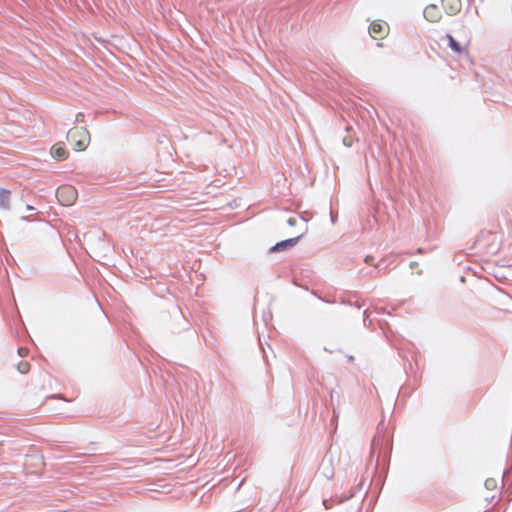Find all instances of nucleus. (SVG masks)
Masks as SVG:
<instances>
[{"label": "nucleus", "mask_w": 512, "mask_h": 512, "mask_svg": "<svg viewBox=\"0 0 512 512\" xmlns=\"http://www.w3.org/2000/svg\"><path fill=\"white\" fill-rule=\"evenodd\" d=\"M67 141L75 151H84L90 143V134L86 128L73 127L67 133Z\"/></svg>", "instance_id": "f257e3e1"}, {"label": "nucleus", "mask_w": 512, "mask_h": 512, "mask_svg": "<svg viewBox=\"0 0 512 512\" xmlns=\"http://www.w3.org/2000/svg\"><path fill=\"white\" fill-rule=\"evenodd\" d=\"M448 39L449 47L457 54H467L468 53V47L471 42V36L469 31L463 30L462 32V42H457L452 35L447 34L446 35Z\"/></svg>", "instance_id": "f03ea898"}, {"label": "nucleus", "mask_w": 512, "mask_h": 512, "mask_svg": "<svg viewBox=\"0 0 512 512\" xmlns=\"http://www.w3.org/2000/svg\"><path fill=\"white\" fill-rule=\"evenodd\" d=\"M56 197L63 206H71L77 199V190L71 185H62L57 189Z\"/></svg>", "instance_id": "7ed1b4c3"}, {"label": "nucleus", "mask_w": 512, "mask_h": 512, "mask_svg": "<svg viewBox=\"0 0 512 512\" xmlns=\"http://www.w3.org/2000/svg\"><path fill=\"white\" fill-rule=\"evenodd\" d=\"M388 31V25L382 21H373L369 27V33L374 39H383Z\"/></svg>", "instance_id": "20e7f679"}, {"label": "nucleus", "mask_w": 512, "mask_h": 512, "mask_svg": "<svg viewBox=\"0 0 512 512\" xmlns=\"http://www.w3.org/2000/svg\"><path fill=\"white\" fill-rule=\"evenodd\" d=\"M424 17L430 22H438L442 18V11L437 5L429 4L424 9Z\"/></svg>", "instance_id": "39448f33"}, {"label": "nucleus", "mask_w": 512, "mask_h": 512, "mask_svg": "<svg viewBox=\"0 0 512 512\" xmlns=\"http://www.w3.org/2000/svg\"><path fill=\"white\" fill-rule=\"evenodd\" d=\"M51 155L55 160L63 161L68 158L69 152L66 149L63 142H58L53 145V147L51 149Z\"/></svg>", "instance_id": "423d86ee"}, {"label": "nucleus", "mask_w": 512, "mask_h": 512, "mask_svg": "<svg viewBox=\"0 0 512 512\" xmlns=\"http://www.w3.org/2000/svg\"><path fill=\"white\" fill-rule=\"evenodd\" d=\"M442 7L449 15H453L460 11L461 1L460 0H442Z\"/></svg>", "instance_id": "0eeeda50"}, {"label": "nucleus", "mask_w": 512, "mask_h": 512, "mask_svg": "<svg viewBox=\"0 0 512 512\" xmlns=\"http://www.w3.org/2000/svg\"><path fill=\"white\" fill-rule=\"evenodd\" d=\"M300 237L301 236H297V237H294V238H290V239L281 241V242L277 243L276 245H274L270 249V251L276 252V251H283V250H286L288 248H291V247H293L294 245L297 244V242L300 239Z\"/></svg>", "instance_id": "6e6552de"}, {"label": "nucleus", "mask_w": 512, "mask_h": 512, "mask_svg": "<svg viewBox=\"0 0 512 512\" xmlns=\"http://www.w3.org/2000/svg\"><path fill=\"white\" fill-rule=\"evenodd\" d=\"M17 369L20 373L26 374L30 370V364L27 361H20L17 365Z\"/></svg>", "instance_id": "1a4fd4ad"}, {"label": "nucleus", "mask_w": 512, "mask_h": 512, "mask_svg": "<svg viewBox=\"0 0 512 512\" xmlns=\"http://www.w3.org/2000/svg\"><path fill=\"white\" fill-rule=\"evenodd\" d=\"M9 195H10L9 191L2 189V194H1V197H2V210L3 209H9V206H6V204H5L6 200L9 197Z\"/></svg>", "instance_id": "9d476101"}, {"label": "nucleus", "mask_w": 512, "mask_h": 512, "mask_svg": "<svg viewBox=\"0 0 512 512\" xmlns=\"http://www.w3.org/2000/svg\"><path fill=\"white\" fill-rule=\"evenodd\" d=\"M353 142L354 140L351 136H345L343 138V144L347 147H351L353 145Z\"/></svg>", "instance_id": "9b49d317"}, {"label": "nucleus", "mask_w": 512, "mask_h": 512, "mask_svg": "<svg viewBox=\"0 0 512 512\" xmlns=\"http://www.w3.org/2000/svg\"><path fill=\"white\" fill-rule=\"evenodd\" d=\"M485 486L488 489H494L496 488V481L494 479H487L485 482Z\"/></svg>", "instance_id": "f8f14e48"}, {"label": "nucleus", "mask_w": 512, "mask_h": 512, "mask_svg": "<svg viewBox=\"0 0 512 512\" xmlns=\"http://www.w3.org/2000/svg\"><path fill=\"white\" fill-rule=\"evenodd\" d=\"M5 121V124L11 128L16 126V124L13 121H8L7 117H5Z\"/></svg>", "instance_id": "ddd939ff"}, {"label": "nucleus", "mask_w": 512, "mask_h": 512, "mask_svg": "<svg viewBox=\"0 0 512 512\" xmlns=\"http://www.w3.org/2000/svg\"><path fill=\"white\" fill-rule=\"evenodd\" d=\"M83 119H84V115L82 113H78L77 116H76V120L77 121H79V120L83 121Z\"/></svg>", "instance_id": "4468645a"}, {"label": "nucleus", "mask_w": 512, "mask_h": 512, "mask_svg": "<svg viewBox=\"0 0 512 512\" xmlns=\"http://www.w3.org/2000/svg\"><path fill=\"white\" fill-rule=\"evenodd\" d=\"M288 223L290 225H295L296 224V219L295 218H289Z\"/></svg>", "instance_id": "2eb2a0df"}, {"label": "nucleus", "mask_w": 512, "mask_h": 512, "mask_svg": "<svg viewBox=\"0 0 512 512\" xmlns=\"http://www.w3.org/2000/svg\"><path fill=\"white\" fill-rule=\"evenodd\" d=\"M365 261H366L367 263H368V262H370V256H367V257H366V259H365Z\"/></svg>", "instance_id": "dca6fc26"}, {"label": "nucleus", "mask_w": 512, "mask_h": 512, "mask_svg": "<svg viewBox=\"0 0 512 512\" xmlns=\"http://www.w3.org/2000/svg\"><path fill=\"white\" fill-rule=\"evenodd\" d=\"M6 131L11 134L13 133L12 129H7Z\"/></svg>", "instance_id": "f3484780"}, {"label": "nucleus", "mask_w": 512, "mask_h": 512, "mask_svg": "<svg viewBox=\"0 0 512 512\" xmlns=\"http://www.w3.org/2000/svg\"><path fill=\"white\" fill-rule=\"evenodd\" d=\"M26 208H27L28 210H32V209H33V207H31V206H29V205H28Z\"/></svg>", "instance_id": "a211bd4d"}]
</instances>
